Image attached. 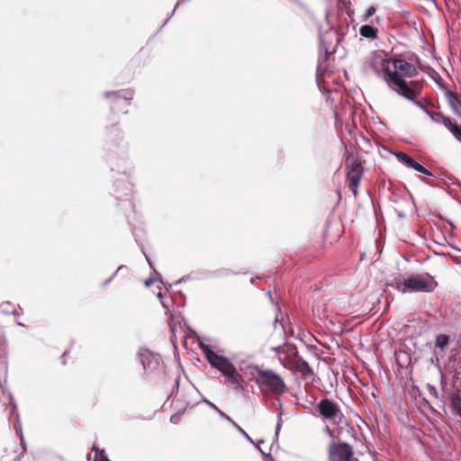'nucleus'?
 Returning <instances> with one entry per match:
<instances>
[{
  "instance_id": "19",
  "label": "nucleus",
  "mask_w": 461,
  "mask_h": 461,
  "mask_svg": "<svg viewBox=\"0 0 461 461\" xmlns=\"http://www.w3.org/2000/svg\"><path fill=\"white\" fill-rule=\"evenodd\" d=\"M354 438H355L356 440L361 441L364 438V436H363L362 433H360L359 436L354 435Z\"/></svg>"
},
{
  "instance_id": "12",
  "label": "nucleus",
  "mask_w": 461,
  "mask_h": 461,
  "mask_svg": "<svg viewBox=\"0 0 461 461\" xmlns=\"http://www.w3.org/2000/svg\"><path fill=\"white\" fill-rule=\"evenodd\" d=\"M434 115L441 117V122L446 128L454 135V137L461 142V125L452 122L449 117L441 115L438 113H435Z\"/></svg>"
},
{
  "instance_id": "7",
  "label": "nucleus",
  "mask_w": 461,
  "mask_h": 461,
  "mask_svg": "<svg viewBox=\"0 0 461 461\" xmlns=\"http://www.w3.org/2000/svg\"><path fill=\"white\" fill-rule=\"evenodd\" d=\"M104 96L110 101V107L113 113H127L133 98L131 90L107 92Z\"/></svg>"
},
{
  "instance_id": "1",
  "label": "nucleus",
  "mask_w": 461,
  "mask_h": 461,
  "mask_svg": "<svg viewBox=\"0 0 461 461\" xmlns=\"http://www.w3.org/2000/svg\"><path fill=\"white\" fill-rule=\"evenodd\" d=\"M381 67L383 79L390 89L413 102L419 107H423L420 102L415 101L417 92L411 88L404 79V77H412L418 74L416 68L411 63L392 56L389 59H383Z\"/></svg>"
},
{
  "instance_id": "2",
  "label": "nucleus",
  "mask_w": 461,
  "mask_h": 461,
  "mask_svg": "<svg viewBox=\"0 0 461 461\" xmlns=\"http://www.w3.org/2000/svg\"><path fill=\"white\" fill-rule=\"evenodd\" d=\"M201 349L210 365L219 370L233 388H240L241 375L231 361L214 352L208 345L201 344Z\"/></svg>"
},
{
  "instance_id": "18",
  "label": "nucleus",
  "mask_w": 461,
  "mask_h": 461,
  "mask_svg": "<svg viewBox=\"0 0 461 461\" xmlns=\"http://www.w3.org/2000/svg\"><path fill=\"white\" fill-rule=\"evenodd\" d=\"M220 413H221V415L222 417H224L225 419H227L228 420H230L231 423H233V424L236 426V424L234 423V421H233V420L229 417V416H227V415H226L225 413H223L222 411H220Z\"/></svg>"
},
{
  "instance_id": "10",
  "label": "nucleus",
  "mask_w": 461,
  "mask_h": 461,
  "mask_svg": "<svg viewBox=\"0 0 461 461\" xmlns=\"http://www.w3.org/2000/svg\"><path fill=\"white\" fill-rule=\"evenodd\" d=\"M397 158L403 163L408 167L413 168L416 171L422 173L427 176H431L432 174L427 168H425L422 165L416 162L412 158L403 152H398L396 154Z\"/></svg>"
},
{
  "instance_id": "16",
  "label": "nucleus",
  "mask_w": 461,
  "mask_h": 461,
  "mask_svg": "<svg viewBox=\"0 0 461 461\" xmlns=\"http://www.w3.org/2000/svg\"><path fill=\"white\" fill-rule=\"evenodd\" d=\"M376 12V8L373 5L369 6L367 9H366V12L365 14V18L366 20H367L368 18H370L371 16H373Z\"/></svg>"
},
{
  "instance_id": "15",
  "label": "nucleus",
  "mask_w": 461,
  "mask_h": 461,
  "mask_svg": "<svg viewBox=\"0 0 461 461\" xmlns=\"http://www.w3.org/2000/svg\"><path fill=\"white\" fill-rule=\"evenodd\" d=\"M448 337L447 335L441 334L437 337L436 346L444 349V348L448 344Z\"/></svg>"
},
{
  "instance_id": "5",
  "label": "nucleus",
  "mask_w": 461,
  "mask_h": 461,
  "mask_svg": "<svg viewBox=\"0 0 461 461\" xmlns=\"http://www.w3.org/2000/svg\"><path fill=\"white\" fill-rule=\"evenodd\" d=\"M345 171L348 186L356 197L357 187L365 173L363 162L358 158L348 154L345 160Z\"/></svg>"
},
{
  "instance_id": "13",
  "label": "nucleus",
  "mask_w": 461,
  "mask_h": 461,
  "mask_svg": "<svg viewBox=\"0 0 461 461\" xmlns=\"http://www.w3.org/2000/svg\"><path fill=\"white\" fill-rule=\"evenodd\" d=\"M359 33L362 37L370 39V40H375V39H377V37H378L377 29L371 25H368V24L362 25L360 27Z\"/></svg>"
},
{
  "instance_id": "4",
  "label": "nucleus",
  "mask_w": 461,
  "mask_h": 461,
  "mask_svg": "<svg viewBox=\"0 0 461 461\" xmlns=\"http://www.w3.org/2000/svg\"><path fill=\"white\" fill-rule=\"evenodd\" d=\"M280 363L287 369L298 372L303 377L313 374L309 364L299 357L297 348L292 344H285L274 348Z\"/></svg>"
},
{
  "instance_id": "6",
  "label": "nucleus",
  "mask_w": 461,
  "mask_h": 461,
  "mask_svg": "<svg viewBox=\"0 0 461 461\" xmlns=\"http://www.w3.org/2000/svg\"><path fill=\"white\" fill-rule=\"evenodd\" d=\"M257 383L276 394H281L285 392V384L284 380L272 370H258Z\"/></svg>"
},
{
  "instance_id": "3",
  "label": "nucleus",
  "mask_w": 461,
  "mask_h": 461,
  "mask_svg": "<svg viewBox=\"0 0 461 461\" xmlns=\"http://www.w3.org/2000/svg\"><path fill=\"white\" fill-rule=\"evenodd\" d=\"M438 286V282L429 273L411 274L402 280H395L394 287L402 294L431 293Z\"/></svg>"
},
{
  "instance_id": "14",
  "label": "nucleus",
  "mask_w": 461,
  "mask_h": 461,
  "mask_svg": "<svg viewBox=\"0 0 461 461\" xmlns=\"http://www.w3.org/2000/svg\"><path fill=\"white\" fill-rule=\"evenodd\" d=\"M452 409L461 417V395L454 394L450 400Z\"/></svg>"
},
{
  "instance_id": "9",
  "label": "nucleus",
  "mask_w": 461,
  "mask_h": 461,
  "mask_svg": "<svg viewBox=\"0 0 461 461\" xmlns=\"http://www.w3.org/2000/svg\"><path fill=\"white\" fill-rule=\"evenodd\" d=\"M317 408L320 414L327 420H335L340 413L338 404L328 398L321 399L319 402Z\"/></svg>"
},
{
  "instance_id": "11",
  "label": "nucleus",
  "mask_w": 461,
  "mask_h": 461,
  "mask_svg": "<svg viewBox=\"0 0 461 461\" xmlns=\"http://www.w3.org/2000/svg\"><path fill=\"white\" fill-rule=\"evenodd\" d=\"M444 95L454 114L461 117V95L448 89L444 91Z\"/></svg>"
},
{
  "instance_id": "17",
  "label": "nucleus",
  "mask_w": 461,
  "mask_h": 461,
  "mask_svg": "<svg viewBox=\"0 0 461 461\" xmlns=\"http://www.w3.org/2000/svg\"><path fill=\"white\" fill-rule=\"evenodd\" d=\"M408 85L410 86L411 88L414 89L418 93L417 88L420 87L419 81L411 80L410 82H408Z\"/></svg>"
},
{
  "instance_id": "8",
  "label": "nucleus",
  "mask_w": 461,
  "mask_h": 461,
  "mask_svg": "<svg viewBox=\"0 0 461 461\" xmlns=\"http://www.w3.org/2000/svg\"><path fill=\"white\" fill-rule=\"evenodd\" d=\"M329 461H358L354 456L353 447L346 442H334L328 449Z\"/></svg>"
}]
</instances>
